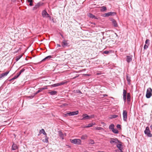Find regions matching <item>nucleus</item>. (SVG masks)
I'll list each match as a JSON object with an SVG mask.
<instances>
[{"label": "nucleus", "instance_id": "nucleus-3", "mask_svg": "<svg viewBox=\"0 0 152 152\" xmlns=\"http://www.w3.org/2000/svg\"><path fill=\"white\" fill-rule=\"evenodd\" d=\"M152 90L151 88H148L147 89L146 96L147 98H150L152 95Z\"/></svg>", "mask_w": 152, "mask_h": 152}, {"label": "nucleus", "instance_id": "nucleus-18", "mask_svg": "<svg viewBox=\"0 0 152 152\" xmlns=\"http://www.w3.org/2000/svg\"><path fill=\"white\" fill-rule=\"evenodd\" d=\"M9 71L7 72L4 73H3L0 75V79H1L2 77L7 75L9 73Z\"/></svg>", "mask_w": 152, "mask_h": 152}, {"label": "nucleus", "instance_id": "nucleus-13", "mask_svg": "<svg viewBox=\"0 0 152 152\" xmlns=\"http://www.w3.org/2000/svg\"><path fill=\"white\" fill-rule=\"evenodd\" d=\"M65 83L64 82H61L60 83H56L52 85V86L53 87H56L58 86L61 85H63L65 84Z\"/></svg>", "mask_w": 152, "mask_h": 152}, {"label": "nucleus", "instance_id": "nucleus-54", "mask_svg": "<svg viewBox=\"0 0 152 152\" xmlns=\"http://www.w3.org/2000/svg\"><path fill=\"white\" fill-rule=\"evenodd\" d=\"M12 80H12V78L11 79H10V81H11Z\"/></svg>", "mask_w": 152, "mask_h": 152}, {"label": "nucleus", "instance_id": "nucleus-12", "mask_svg": "<svg viewBox=\"0 0 152 152\" xmlns=\"http://www.w3.org/2000/svg\"><path fill=\"white\" fill-rule=\"evenodd\" d=\"M123 99H124V102H125L126 101V91L125 89H124V90H123Z\"/></svg>", "mask_w": 152, "mask_h": 152}, {"label": "nucleus", "instance_id": "nucleus-7", "mask_svg": "<svg viewBox=\"0 0 152 152\" xmlns=\"http://www.w3.org/2000/svg\"><path fill=\"white\" fill-rule=\"evenodd\" d=\"M123 116L124 121H126L127 119V112L126 110H124L123 111Z\"/></svg>", "mask_w": 152, "mask_h": 152}, {"label": "nucleus", "instance_id": "nucleus-32", "mask_svg": "<svg viewBox=\"0 0 152 152\" xmlns=\"http://www.w3.org/2000/svg\"><path fill=\"white\" fill-rule=\"evenodd\" d=\"M88 15V16H89L90 18H94L95 17V16L91 13H89Z\"/></svg>", "mask_w": 152, "mask_h": 152}, {"label": "nucleus", "instance_id": "nucleus-6", "mask_svg": "<svg viewBox=\"0 0 152 152\" xmlns=\"http://www.w3.org/2000/svg\"><path fill=\"white\" fill-rule=\"evenodd\" d=\"M78 111H73L72 112H71L69 113H67L66 114H65V115L66 116L68 115L69 116H72L74 115H77L78 113Z\"/></svg>", "mask_w": 152, "mask_h": 152}, {"label": "nucleus", "instance_id": "nucleus-40", "mask_svg": "<svg viewBox=\"0 0 152 152\" xmlns=\"http://www.w3.org/2000/svg\"><path fill=\"white\" fill-rule=\"evenodd\" d=\"M18 77L17 76V75L15 76L12 78V80H15V79H16Z\"/></svg>", "mask_w": 152, "mask_h": 152}, {"label": "nucleus", "instance_id": "nucleus-20", "mask_svg": "<svg viewBox=\"0 0 152 152\" xmlns=\"http://www.w3.org/2000/svg\"><path fill=\"white\" fill-rule=\"evenodd\" d=\"M18 148V147L16 144L13 143L12 147V150H15Z\"/></svg>", "mask_w": 152, "mask_h": 152}, {"label": "nucleus", "instance_id": "nucleus-44", "mask_svg": "<svg viewBox=\"0 0 152 152\" xmlns=\"http://www.w3.org/2000/svg\"><path fill=\"white\" fill-rule=\"evenodd\" d=\"M25 69H24V68H23V69H22L21 70V71L22 72H24V71H25Z\"/></svg>", "mask_w": 152, "mask_h": 152}, {"label": "nucleus", "instance_id": "nucleus-30", "mask_svg": "<svg viewBox=\"0 0 152 152\" xmlns=\"http://www.w3.org/2000/svg\"><path fill=\"white\" fill-rule=\"evenodd\" d=\"M27 1L28 2H29L30 3L29 4V5L31 6H33V4L32 3L33 2V0H27Z\"/></svg>", "mask_w": 152, "mask_h": 152}, {"label": "nucleus", "instance_id": "nucleus-28", "mask_svg": "<svg viewBox=\"0 0 152 152\" xmlns=\"http://www.w3.org/2000/svg\"><path fill=\"white\" fill-rule=\"evenodd\" d=\"M114 125L113 124H112L109 126V129H111L112 131L113 129H114Z\"/></svg>", "mask_w": 152, "mask_h": 152}, {"label": "nucleus", "instance_id": "nucleus-52", "mask_svg": "<svg viewBox=\"0 0 152 152\" xmlns=\"http://www.w3.org/2000/svg\"><path fill=\"white\" fill-rule=\"evenodd\" d=\"M20 73H21L22 72L21 70L20 71Z\"/></svg>", "mask_w": 152, "mask_h": 152}, {"label": "nucleus", "instance_id": "nucleus-35", "mask_svg": "<svg viewBox=\"0 0 152 152\" xmlns=\"http://www.w3.org/2000/svg\"><path fill=\"white\" fill-rule=\"evenodd\" d=\"M149 40L148 39H147L145 41V44L149 45Z\"/></svg>", "mask_w": 152, "mask_h": 152}, {"label": "nucleus", "instance_id": "nucleus-31", "mask_svg": "<svg viewBox=\"0 0 152 152\" xmlns=\"http://www.w3.org/2000/svg\"><path fill=\"white\" fill-rule=\"evenodd\" d=\"M52 58V56H47L44 59H43L42 61H44L45 60L48 59H50Z\"/></svg>", "mask_w": 152, "mask_h": 152}, {"label": "nucleus", "instance_id": "nucleus-43", "mask_svg": "<svg viewBox=\"0 0 152 152\" xmlns=\"http://www.w3.org/2000/svg\"><path fill=\"white\" fill-rule=\"evenodd\" d=\"M109 53V51H105L104 52V53L106 54H108Z\"/></svg>", "mask_w": 152, "mask_h": 152}, {"label": "nucleus", "instance_id": "nucleus-19", "mask_svg": "<svg viewBox=\"0 0 152 152\" xmlns=\"http://www.w3.org/2000/svg\"><path fill=\"white\" fill-rule=\"evenodd\" d=\"M126 61L127 62L129 63L132 61V56H126Z\"/></svg>", "mask_w": 152, "mask_h": 152}, {"label": "nucleus", "instance_id": "nucleus-17", "mask_svg": "<svg viewBox=\"0 0 152 152\" xmlns=\"http://www.w3.org/2000/svg\"><path fill=\"white\" fill-rule=\"evenodd\" d=\"M118 143V144L116 146L120 151H122L123 149V148L122 147V142H121V143Z\"/></svg>", "mask_w": 152, "mask_h": 152}, {"label": "nucleus", "instance_id": "nucleus-21", "mask_svg": "<svg viewBox=\"0 0 152 152\" xmlns=\"http://www.w3.org/2000/svg\"><path fill=\"white\" fill-rule=\"evenodd\" d=\"M95 124V123H90L89 124H88V125L87 126H85L84 127V128H88L90 127H91L93 125H94Z\"/></svg>", "mask_w": 152, "mask_h": 152}, {"label": "nucleus", "instance_id": "nucleus-5", "mask_svg": "<svg viewBox=\"0 0 152 152\" xmlns=\"http://www.w3.org/2000/svg\"><path fill=\"white\" fill-rule=\"evenodd\" d=\"M144 133L145 134L147 135L149 137H151L152 136V134L150 133L149 128L148 127H146L145 130L144 131Z\"/></svg>", "mask_w": 152, "mask_h": 152}, {"label": "nucleus", "instance_id": "nucleus-41", "mask_svg": "<svg viewBox=\"0 0 152 152\" xmlns=\"http://www.w3.org/2000/svg\"><path fill=\"white\" fill-rule=\"evenodd\" d=\"M94 115H91L89 116V119L94 118Z\"/></svg>", "mask_w": 152, "mask_h": 152}, {"label": "nucleus", "instance_id": "nucleus-10", "mask_svg": "<svg viewBox=\"0 0 152 152\" xmlns=\"http://www.w3.org/2000/svg\"><path fill=\"white\" fill-rule=\"evenodd\" d=\"M116 14V13L114 12H110L104 14V17H108L110 16H112Z\"/></svg>", "mask_w": 152, "mask_h": 152}, {"label": "nucleus", "instance_id": "nucleus-37", "mask_svg": "<svg viewBox=\"0 0 152 152\" xmlns=\"http://www.w3.org/2000/svg\"><path fill=\"white\" fill-rule=\"evenodd\" d=\"M118 117V115H111V118H115Z\"/></svg>", "mask_w": 152, "mask_h": 152}, {"label": "nucleus", "instance_id": "nucleus-34", "mask_svg": "<svg viewBox=\"0 0 152 152\" xmlns=\"http://www.w3.org/2000/svg\"><path fill=\"white\" fill-rule=\"evenodd\" d=\"M22 56V55H19L17 56L16 57V61H18Z\"/></svg>", "mask_w": 152, "mask_h": 152}, {"label": "nucleus", "instance_id": "nucleus-49", "mask_svg": "<svg viewBox=\"0 0 152 152\" xmlns=\"http://www.w3.org/2000/svg\"><path fill=\"white\" fill-rule=\"evenodd\" d=\"M63 105L64 106H66L67 105V104H64Z\"/></svg>", "mask_w": 152, "mask_h": 152}, {"label": "nucleus", "instance_id": "nucleus-2", "mask_svg": "<svg viewBox=\"0 0 152 152\" xmlns=\"http://www.w3.org/2000/svg\"><path fill=\"white\" fill-rule=\"evenodd\" d=\"M47 88L46 87H43V88H39V90L35 93H34V94L33 95L31 96H28V98H33L34 96L36 95V94H37L38 93L41 92L43 90H45V89H47Z\"/></svg>", "mask_w": 152, "mask_h": 152}, {"label": "nucleus", "instance_id": "nucleus-48", "mask_svg": "<svg viewBox=\"0 0 152 152\" xmlns=\"http://www.w3.org/2000/svg\"><path fill=\"white\" fill-rule=\"evenodd\" d=\"M103 96L104 97V96H107V95L106 94H104L103 95Z\"/></svg>", "mask_w": 152, "mask_h": 152}, {"label": "nucleus", "instance_id": "nucleus-53", "mask_svg": "<svg viewBox=\"0 0 152 152\" xmlns=\"http://www.w3.org/2000/svg\"><path fill=\"white\" fill-rule=\"evenodd\" d=\"M79 93H81V92L80 91H79Z\"/></svg>", "mask_w": 152, "mask_h": 152}, {"label": "nucleus", "instance_id": "nucleus-38", "mask_svg": "<svg viewBox=\"0 0 152 152\" xmlns=\"http://www.w3.org/2000/svg\"><path fill=\"white\" fill-rule=\"evenodd\" d=\"M95 129L97 130H100L103 129V128L101 127H96Z\"/></svg>", "mask_w": 152, "mask_h": 152}, {"label": "nucleus", "instance_id": "nucleus-26", "mask_svg": "<svg viewBox=\"0 0 152 152\" xmlns=\"http://www.w3.org/2000/svg\"><path fill=\"white\" fill-rule=\"evenodd\" d=\"M87 137L88 136L87 135L85 134L82 135L81 136V138L82 140H86L87 138Z\"/></svg>", "mask_w": 152, "mask_h": 152}, {"label": "nucleus", "instance_id": "nucleus-51", "mask_svg": "<svg viewBox=\"0 0 152 152\" xmlns=\"http://www.w3.org/2000/svg\"><path fill=\"white\" fill-rule=\"evenodd\" d=\"M61 37H62L63 38H64V36H63L62 34H61Z\"/></svg>", "mask_w": 152, "mask_h": 152}, {"label": "nucleus", "instance_id": "nucleus-39", "mask_svg": "<svg viewBox=\"0 0 152 152\" xmlns=\"http://www.w3.org/2000/svg\"><path fill=\"white\" fill-rule=\"evenodd\" d=\"M148 45L145 44V45L144 46V49H147L148 48Z\"/></svg>", "mask_w": 152, "mask_h": 152}, {"label": "nucleus", "instance_id": "nucleus-42", "mask_svg": "<svg viewBox=\"0 0 152 152\" xmlns=\"http://www.w3.org/2000/svg\"><path fill=\"white\" fill-rule=\"evenodd\" d=\"M117 128H119L120 129H121V126L119 124H118L117 126Z\"/></svg>", "mask_w": 152, "mask_h": 152}, {"label": "nucleus", "instance_id": "nucleus-22", "mask_svg": "<svg viewBox=\"0 0 152 152\" xmlns=\"http://www.w3.org/2000/svg\"><path fill=\"white\" fill-rule=\"evenodd\" d=\"M131 96L129 93H128L127 94V101L128 103L130 101Z\"/></svg>", "mask_w": 152, "mask_h": 152}, {"label": "nucleus", "instance_id": "nucleus-14", "mask_svg": "<svg viewBox=\"0 0 152 152\" xmlns=\"http://www.w3.org/2000/svg\"><path fill=\"white\" fill-rule=\"evenodd\" d=\"M83 117L81 119L82 120L89 119V116L87 114H84L83 115Z\"/></svg>", "mask_w": 152, "mask_h": 152}, {"label": "nucleus", "instance_id": "nucleus-15", "mask_svg": "<svg viewBox=\"0 0 152 152\" xmlns=\"http://www.w3.org/2000/svg\"><path fill=\"white\" fill-rule=\"evenodd\" d=\"M68 40H64L62 42V46L63 47H64L65 46H67L68 45V43H67Z\"/></svg>", "mask_w": 152, "mask_h": 152}, {"label": "nucleus", "instance_id": "nucleus-36", "mask_svg": "<svg viewBox=\"0 0 152 152\" xmlns=\"http://www.w3.org/2000/svg\"><path fill=\"white\" fill-rule=\"evenodd\" d=\"M89 144H93L94 143V141L92 139L90 140L89 143Z\"/></svg>", "mask_w": 152, "mask_h": 152}, {"label": "nucleus", "instance_id": "nucleus-27", "mask_svg": "<svg viewBox=\"0 0 152 152\" xmlns=\"http://www.w3.org/2000/svg\"><path fill=\"white\" fill-rule=\"evenodd\" d=\"M107 10L106 7L104 6H103L101 7L100 11L102 12H103Z\"/></svg>", "mask_w": 152, "mask_h": 152}, {"label": "nucleus", "instance_id": "nucleus-9", "mask_svg": "<svg viewBox=\"0 0 152 152\" xmlns=\"http://www.w3.org/2000/svg\"><path fill=\"white\" fill-rule=\"evenodd\" d=\"M112 25L115 27H118V24L116 20L112 18L111 20Z\"/></svg>", "mask_w": 152, "mask_h": 152}, {"label": "nucleus", "instance_id": "nucleus-29", "mask_svg": "<svg viewBox=\"0 0 152 152\" xmlns=\"http://www.w3.org/2000/svg\"><path fill=\"white\" fill-rule=\"evenodd\" d=\"M42 141L46 143H48V138L47 137V135L46 136L45 138L42 140Z\"/></svg>", "mask_w": 152, "mask_h": 152}, {"label": "nucleus", "instance_id": "nucleus-46", "mask_svg": "<svg viewBox=\"0 0 152 152\" xmlns=\"http://www.w3.org/2000/svg\"><path fill=\"white\" fill-rule=\"evenodd\" d=\"M21 73H20V72H19V73L18 74V75H17V76L18 77L19 75L21 74Z\"/></svg>", "mask_w": 152, "mask_h": 152}, {"label": "nucleus", "instance_id": "nucleus-1", "mask_svg": "<svg viewBox=\"0 0 152 152\" xmlns=\"http://www.w3.org/2000/svg\"><path fill=\"white\" fill-rule=\"evenodd\" d=\"M70 140L71 143L75 144L77 145L81 144V141L80 139H70Z\"/></svg>", "mask_w": 152, "mask_h": 152}, {"label": "nucleus", "instance_id": "nucleus-50", "mask_svg": "<svg viewBox=\"0 0 152 152\" xmlns=\"http://www.w3.org/2000/svg\"><path fill=\"white\" fill-rule=\"evenodd\" d=\"M150 127H151V129L152 130V125H151V126H150Z\"/></svg>", "mask_w": 152, "mask_h": 152}, {"label": "nucleus", "instance_id": "nucleus-23", "mask_svg": "<svg viewBox=\"0 0 152 152\" xmlns=\"http://www.w3.org/2000/svg\"><path fill=\"white\" fill-rule=\"evenodd\" d=\"M48 93L50 94L51 95H55L56 94L57 91H51L49 92Z\"/></svg>", "mask_w": 152, "mask_h": 152}, {"label": "nucleus", "instance_id": "nucleus-45", "mask_svg": "<svg viewBox=\"0 0 152 152\" xmlns=\"http://www.w3.org/2000/svg\"><path fill=\"white\" fill-rule=\"evenodd\" d=\"M95 18V19H99L98 18V17H96L95 16V17L94 18Z\"/></svg>", "mask_w": 152, "mask_h": 152}, {"label": "nucleus", "instance_id": "nucleus-24", "mask_svg": "<svg viewBox=\"0 0 152 152\" xmlns=\"http://www.w3.org/2000/svg\"><path fill=\"white\" fill-rule=\"evenodd\" d=\"M39 133L40 134L42 133L43 134L45 135V136L47 135V134L45 132V130L43 129H42L40 130L39 131Z\"/></svg>", "mask_w": 152, "mask_h": 152}, {"label": "nucleus", "instance_id": "nucleus-4", "mask_svg": "<svg viewBox=\"0 0 152 152\" xmlns=\"http://www.w3.org/2000/svg\"><path fill=\"white\" fill-rule=\"evenodd\" d=\"M110 142L111 144H118V143H121V141L116 138H110Z\"/></svg>", "mask_w": 152, "mask_h": 152}, {"label": "nucleus", "instance_id": "nucleus-8", "mask_svg": "<svg viewBox=\"0 0 152 152\" xmlns=\"http://www.w3.org/2000/svg\"><path fill=\"white\" fill-rule=\"evenodd\" d=\"M42 15L44 18H49L50 19V17L45 10H43L42 12Z\"/></svg>", "mask_w": 152, "mask_h": 152}, {"label": "nucleus", "instance_id": "nucleus-33", "mask_svg": "<svg viewBox=\"0 0 152 152\" xmlns=\"http://www.w3.org/2000/svg\"><path fill=\"white\" fill-rule=\"evenodd\" d=\"M112 131L115 134H118V131L116 129H113L112 130Z\"/></svg>", "mask_w": 152, "mask_h": 152}, {"label": "nucleus", "instance_id": "nucleus-16", "mask_svg": "<svg viewBox=\"0 0 152 152\" xmlns=\"http://www.w3.org/2000/svg\"><path fill=\"white\" fill-rule=\"evenodd\" d=\"M58 135L62 139V140H63L64 139V134L61 131H58Z\"/></svg>", "mask_w": 152, "mask_h": 152}, {"label": "nucleus", "instance_id": "nucleus-25", "mask_svg": "<svg viewBox=\"0 0 152 152\" xmlns=\"http://www.w3.org/2000/svg\"><path fill=\"white\" fill-rule=\"evenodd\" d=\"M126 79L128 81V83L129 84H130V82L131 81L130 77H129L128 75H126Z\"/></svg>", "mask_w": 152, "mask_h": 152}, {"label": "nucleus", "instance_id": "nucleus-47", "mask_svg": "<svg viewBox=\"0 0 152 152\" xmlns=\"http://www.w3.org/2000/svg\"><path fill=\"white\" fill-rule=\"evenodd\" d=\"M57 47H61L60 45L59 44H57Z\"/></svg>", "mask_w": 152, "mask_h": 152}, {"label": "nucleus", "instance_id": "nucleus-11", "mask_svg": "<svg viewBox=\"0 0 152 152\" xmlns=\"http://www.w3.org/2000/svg\"><path fill=\"white\" fill-rule=\"evenodd\" d=\"M42 3L41 2H39L37 3L34 7L33 10H36L39 7L42 6Z\"/></svg>", "mask_w": 152, "mask_h": 152}]
</instances>
